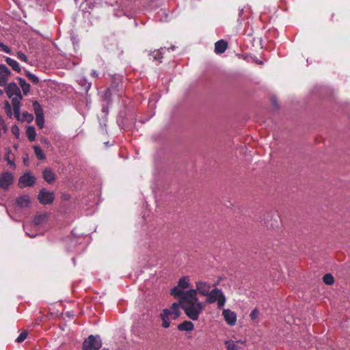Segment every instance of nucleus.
<instances>
[{
	"label": "nucleus",
	"instance_id": "nucleus-1",
	"mask_svg": "<svg viewBox=\"0 0 350 350\" xmlns=\"http://www.w3.org/2000/svg\"><path fill=\"white\" fill-rule=\"evenodd\" d=\"M180 308L189 319L197 321L204 308V305L198 301L196 291H195L193 294L191 295V297L184 299V301L180 304Z\"/></svg>",
	"mask_w": 350,
	"mask_h": 350
},
{
	"label": "nucleus",
	"instance_id": "nucleus-2",
	"mask_svg": "<svg viewBox=\"0 0 350 350\" xmlns=\"http://www.w3.org/2000/svg\"><path fill=\"white\" fill-rule=\"evenodd\" d=\"M5 93L9 98H12L14 118L18 120H20L21 113L19 100L22 99V95L19 88L16 83H10L8 84L5 88Z\"/></svg>",
	"mask_w": 350,
	"mask_h": 350
},
{
	"label": "nucleus",
	"instance_id": "nucleus-3",
	"mask_svg": "<svg viewBox=\"0 0 350 350\" xmlns=\"http://www.w3.org/2000/svg\"><path fill=\"white\" fill-rule=\"evenodd\" d=\"M180 304L178 303H173L170 308H165L162 310L159 317L162 321L161 326L163 328H168L170 326V321L176 319L180 314Z\"/></svg>",
	"mask_w": 350,
	"mask_h": 350
},
{
	"label": "nucleus",
	"instance_id": "nucleus-4",
	"mask_svg": "<svg viewBox=\"0 0 350 350\" xmlns=\"http://www.w3.org/2000/svg\"><path fill=\"white\" fill-rule=\"evenodd\" d=\"M206 302L208 304H213L217 301V308L219 309L222 308L226 301V298L221 291V290L215 288L213 290H210L208 293V295L206 296Z\"/></svg>",
	"mask_w": 350,
	"mask_h": 350
},
{
	"label": "nucleus",
	"instance_id": "nucleus-5",
	"mask_svg": "<svg viewBox=\"0 0 350 350\" xmlns=\"http://www.w3.org/2000/svg\"><path fill=\"white\" fill-rule=\"evenodd\" d=\"M102 346L99 336L90 335L83 343L82 350H98Z\"/></svg>",
	"mask_w": 350,
	"mask_h": 350
},
{
	"label": "nucleus",
	"instance_id": "nucleus-6",
	"mask_svg": "<svg viewBox=\"0 0 350 350\" xmlns=\"http://www.w3.org/2000/svg\"><path fill=\"white\" fill-rule=\"evenodd\" d=\"M21 208L22 204L21 202V198H18L16 203L13 204V206H9V207L7 208V212L13 220L20 221L21 220Z\"/></svg>",
	"mask_w": 350,
	"mask_h": 350
},
{
	"label": "nucleus",
	"instance_id": "nucleus-7",
	"mask_svg": "<svg viewBox=\"0 0 350 350\" xmlns=\"http://www.w3.org/2000/svg\"><path fill=\"white\" fill-rule=\"evenodd\" d=\"M194 292V289H189L185 291L177 285L172 288L170 294L175 297H178L179 299L178 301L181 304L184 301V299L191 297V295L193 294Z\"/></svg>",
	"mask_w": 350,
	"mask_h": 350
},
{
	"label": "nucleus",
	"instance_id": "nucleus-8",
	"mask_svg": "<svg viewBox=\"0 0 350 350\" xmlns=\"http://www.w3.org/2000/svg\"><path fill=\"white\" fill-rule=\"evenodd\" d=\"M38 200L42 205L51 204L55 200V194L53 191H49L42 188L38 195Z\"/></svg>",
	"mask_w": 350,
	"mask_h": 350
},
{
	"label": "nucleus",
	"instance_id": "nucleus-9",
	"mask_svg": "<svg viewBox=\"0 0 350 350\" xmlns=\"http://www.w3.org/2000/svg\"><path fill=\"white\" fill-rule=\"evenodd\" d=\"M33 111H34L35 115L36 116V124L40 128H42L44 126V124L43 110H42L40 105L36 100L33 102Z\"/></svg>",
	"mask_w": 350,
	"mask_h": 350
},
{
	"label": "nucleus",
	"instance_id": "nucleus-10",
	"mask_svg": "<svg viewBox=\"0 0 350 350\" xmlns=\"http://www.w3.org/2000/svg\"><path fill=\"white\" fill-rule=\"evenodd\" d=\"M196 288L194 291H196V295L198 293L202 296H206L211 290V284L204 281L196 282Z\"/></svg>",
	"mask_w": 350,
	"mask_h": 350
},
{
	"label": "nucleus",
	"instance_id": "nucleus-11",
	"mask_svg": "<svg viewBox=\"0 0 350 350\" xmlns=\"http://www.w3.org/2000/svg\"><path fill=\"white\" fill-rule=\"evenodd\" d=\"M222 315L229 325H234L237 322V314L230 310V309H224L222 311Z\"/></svg>",
	"mask_w": 350,
	"mask_h": 350
},
{
	"label": "nucleus",
	"instance_id": "nucleus-12",
	"mask_svg": "<svg viewBox=\"0 0 350 350\" xmlns=\"http://www.w3.org/2000/svg\"><path fill=\"white\" fill-rule=\"evenodd\" d=\"M12 174L10 172H5L2 174L0 177V187L4 189H6L12 183Z\"/></svg>",
	"mask_w": 350,
	"mask_h": 350
},
{
	"label": "nucleus",
	"instance_id": "nucleus-13",
	"mask_svg": "<svg viewBox=\"0 0 350 350\" xmlns=\"http://www.w3.org/2000/svg\"><path fill=\"white\" fill-rule=\"evenodd\" d=\"M10 75L8 68L3 64H0V86H4Z\"/></svg>",
	"mask_w": 350,
	"mask_h": 350
},
{
	"label": "nucleus",
	"instance_id": "nucleus-14",
	"mask_svg": "<svg viewBox=\"0 0 350 350\" xmlns=\"http://www.w3.org/2000/svg\"><path fill=\"white\" fill-rule=\"evenodd\" d=\"M122 86V83L119 82H116L115 81H112L111 84L110 85L109 88H108L107 90L105 92V96L106 98H108L109 96H111L112 94H117L120 92L119 87Z\"/></svg>",
	"mask_w": 350,
	"mask_h": 350
},
{
	"label": "nucleus",
	"instance_id": "nucleus-15",
	"mask_svg": "<svg viewBox=\"0 0 350 350\" xmlns=\"http://www.w3.org/2000/svg\"><path fill=\"white\" fill-rule=\"evenodd\" d=\"M49 218V214L46 213H37L33 219V224L34 226H39L44 224L47 221Z\"/></svg>",
	"mask_w": 350,
	"mask_h": 350
},
{
	"label": "nucleus",
	"instance_id": "nucleus-16",
	"mask_svg": "<svg viewBox=\"0 0 350 350\" xmlns=\"http://www.w3.org/2000/svg\"><path fill=\"white\" fill-rule=\"evenodd\" d=\"M36 180V177L31 173H23V187L32 186L35 183Z\"/></svg>",
	"mask_w": 350,
	"mask_h": 350
},
{
	"label": "nucleus",
	"instance_id": "nucleus-17",
	"mask_svg": "<svg viewBox=\"0 0 350 350\" xmlns=\"http://www.w3.org/2000/svg\"><path fill=\"white\" fill-rule=\"evenodd\" d=\"M228 46L227 42L224 40H220L215 44V52L217 54H221L225 52Z\"/></svg>",
	"mask_w": 350,
	"mask_h": 350
},
{
	"label": "nucleus",
	"instance_id": "nucleus-18",
	"mask_svg": "<svg viewBox=\"0 0 350 350\" xmlns=\"http://www.w3.org/2000/svg\"><path fill=\"white\" fill-rule=\"evenodd\" d=\"M43 178L48 183H52L55 180V175L51 169L46 168L43 171Z\"/></svg>",
	"mask_w": 350,
	"mask_h": 350
},
{
	"label": "nucleus",
	"instance_id": "nucleus-19",
	"mask_svg": "<svg viewBox=\"0 0 350 350\" xmlns=\"http://www.w3.org/2000/svg\"><path fill=\"white\" fill-rule=\"evenodd\" d=\"M194 329V325L189 321H184L178 325V329L180 331L191 332Z\"/></svg>",
	"mask_w": 350,
	"mask_h": 350
},
{
	"label": "nucleus",
	"instance_id": "nucleus-20",
	"mask_svg": "<svg viewBox=\"0 0 350 350\" xmlns=\"http://www.w3.org/2000/svg\"><path fill=\"white\" fill-rule=\"evenodd\" d=\"M26 135L30 142L35 141L36 137L35 128L32 126H27L26 129Z\"/></svg>",
	"mask_w": 350,
	"mask_h": 350
},
{
	"label": "nucleus",
	"instance_id": "nucleus-21",
	"mask_svg": "<svg viewBox=\"0 0 350 350\" xmlns=\"http://www.w3.org/2000/svg\"><path fill=\"white\" fill-rule=\"evenodd\" d=\"M178 286L183 290L188 288L190 286L189 278L188 276H184L179 279Z\"/></svg>",
	"mask_w": 350,
	"mask_h": 350
},
{
	"label": "nucleus",
	"instance_id": "nucleus-22",
	"mask_svg": "<svg viewBox=\"0 0 350 350\" xmlns=\"http://www.w3.org/2000/svg\"><path fill=\"white\" fill-rule=\"evenodd\" d=\"M6 62L8 63V64L9 66H10L12 68V69L14 70L17 71V72L20 71L21 68H20L19 64L16 60L10 58V57H7Z\"/></svg>",
	"mask_w": 350,
	"mask_h": 350
},
{
	"label": "nucleus",
	"instance_id": "nucleus-23",
	"mask_svg": "<svg viewBox=\"0 0 350 350\" xmlns=\"http://www.w3.org/2000/svg\"><path fill=\"white\" fill-rule=\"evenodd\" d=\"M33 150H34V153H35L36 157L38 159L42 160L44 159H45V154L39 146H34Z\"/></svg>",
	"mask_w": 350,
	"mask_h": 350
},
{
	"label": "nucleus",
	"instance_id": "nucleus-24",
	"mask_svg": "<svg viewBox=\"0 0 350 350\" xmlns=\"http://www.w3.org/2000/svg\"><path fill=\"white\" fill-rule=\"evenodd\" d=\"M26 77L28 78V80L31 82L33 84H38L39 82V79L36 75L31 74L30 72L27 70H25L24 72Z\"/></svg>",
	"mask_w": 350,
	"mask_h": 350
},
{
	"label": "nucleus",
	"instance_id": "nucleus-25",
	"mask_svg": "<svg viewBox=\"0 0 350 350\" xmlns=\"http://www.w3.org/2000/svg\"><path fill=\"white\" fill-rule=\"evenodd\" d=\"M323 281L325 284L331 285L334 282V279L332 274L327 273L323 276Z\"/></svg>",
	"mask_w": 350,
	"mask_h": 350
},
{
	"label": "nucleus",
	"instance_id": "nucleus-26",
	"mask_svg": "<svg viewBox=\"0 0 350 350\" xmlns=\"http://www.w3.org/2000/svg\"><path fill=\"white\" fill-rule=\"evenodd\" d=\"M228 350H237L238 346L232 340H226L225 342Z\"/></svg>",
	"mask_w": 350,
	"mask_h": 350
},
{
	"label": "nucleus",
	"instance_id": "nucleus-27",
	"mask_svg": "<svg viewBox=\"0 0 350 350\" xmlns=\"http://www.w3.org/2000/svg\"><path fill=\"white\" fill-rule=\"evenodd\" d=\"M5 159L6 161H8V163L10 165V166H14V156L13 154L10 152V150H8L7 152V154H6V156H5Z\"/></svg>",
	"mask_w": 350,
	"mask_h": 350
},
{
	"label": "nucleus",
	"instance_id": "nucleus-28",
	"mask_svg": "<svg viewBox=\"0 0 350 350\" xmlns=\"http://www.w3.org/2000/svg\"><path fill=\"white\" fill-rule=\"evenodd\" d=\"M150 55L152 56L154 60H158L159 62H161V59H163V55L160 51L153 52L152 54L150 53Z\"/></svg>",
	"mask_w": 350,
	"mask_h": 350
},
{
	"label": "nucleus",
	"instance_id": "nucleus-29",
	"mask_svg": "<svg viewBox=\"0 0 350 350\" xmlns=\"http://www.w3.org/2000/svg\"><path fill=\"white\" fill-rule=\"evenodd\" d=\"M31 86L23 80V96H27L30 93Z\"/></svg>",
	"mask_w": 350,
	"mask_h": 350
},
{
	"label": "nucleus",
	"instance_id": "nucleus-30",
	"mask_svg": "<svg viewBox=\"0 0 350 350\" xmlns=\"http://www.w3.org/2000/svg\"><path fill=\"white\" fill-rule=\"evenodd\" d=\"M33 116L32 114L29 113L27 111H23V121H27V122H30L33 120Z\"/></svg>",
	"mask_w": 350,
	"mask_h": 350
},
{
	"label": "nucleus",
	"instance_id": "nucleus-31",
	"mask_svg": "<svg viewBox=\"0 0 350 350\" xmlns=\"http://www.w3.org/2000/svg\"><path fill=\"white\" fill-rule=\"evenodd\" d=\"M259 316V312L257 309H254L252 311L250 314V318L252 320H256Z\"/></svg>",
	"mask_w": 350,
	"mask_h": 350
},
{
	"label": "nucleus",
	"instance_id": "nucleus-32",
	"mask_svg": "<svg viewBox=\"0 0 350 350\" xmlns=\"http://www.w3.org/2000/svg\"><path fill=\"white\" fill-rule=\"evenodd\" d=\"M12 133L17 137L18 138L19 137V135H20V132H19V128L16 126V125H14L12 127Z\"/></svg>",
	"mask_w": 350,
	"mask_h": 350
},
{
	"label": "nucleus",
	"instance_id": "nucleus-33",
	"mask_svg": "<svg viewBox=\"0 0 350 350\" xmlns=\"http://www.w3.org/2000/svg\"><path fill=\"white\" fill-rule=\"evenodd\" d=\"M0 49H1V51H3L6 53H9L10 51L9 47L3 43H0Z\"/></svg>",
	"mask_w": 350,
	"mask_h": 350
},
{
	"label": "nucleus",
	"instance_id": "nucleus-34",
	"mask_svg": "<svg viewBox=\"0 0 350 350\" xmlns=\"http://www.w3.org/2000/svg\"><path fill=\"white\" fill-rule=\"evenodd\" d=\"M30 202V198L28 196H24L23 195V206H27L28 204Z\"/></svg>",
	"mask_w": 350,
	"mask_h": 350
},
{
	"label": "nucleus",
	"instance_id": "nucleus-35",
	"mask_svg": "<svg viewBox=\"0 0 350 350\" xmlns=\"http://www.w3.org/2000/svg\"><path fill=\"white\" fill-rule=\"evenodd\" d=\"M16 342H22V333L19 334L18 336L16 338Z\"/></svg>",
	"mask_w": 350,
	"mask_h": 350
},
{
	"label": "nucleus",
	"instance_id": "nucleus-36",
	"mask_svg": "<svg viewBox=\"0 0 350 350\" xmlns=\"http://www.w3.org/2000/svg\"><path fill=\"white\" fill-rule=\"evenodd\" d=\"M28 336V332L27 330H23V341L27 338Z\"/></svg>",
	"mask_w": 350,
	"mask_h": 350
},
{
	"label": "nucleus",
	"instance_id": "nucleus-37",
	"mask_svg": "<svg viewBox=\"0 0 350 350\" xmlns=\"http://www.w3.org/2000/svg\"><path fill=\"white\" fill-rule=\"evenodd\" d=\"M92 75L94 77H97L98 75V72L96 70H93L92 72Z\"/></svg>",
	"mask_w": 350,
	"mask_h": 350
},
{
	"label": "nucleus",
	"instance_id": "nucleus-38",
	"mask_svg": "<svg viewBox=\"0 0 350 350\" xmlns=\"http://www.w3.org/2000/svg\"><path fill=\"white\" fill-rule=\"evenodd\" d=\"M22 184V176L18 178V185Z\"/></svg>",
	"mask_w": 350,
	"mask_h": 350
},
{
	"label": "nucleus",
	"instance_id": "nucleus-39",
	"mask_svg": "<svg viewBox=\"0 0 350 350\" xmlns=\"http://www.w3.org/2000/svg\"><path fill=\"white\" fill-rule=\"evenodd\" d=\"M23 62H26L27 61V57L24 54H23Z\"/></svg>",
	"mask_w": 350,
	"mask_h": 350
},
{
	"label": "nucleus",
	"instance_id": "nucleus-40",
	"mask_svg": "<svg viewBox=\"0 0 350 350\" xmlns=\"http://www.w3.org/2000/svg\"><path fill=\"white\" fill-rule=\"evenodd\" d=\"M26 234H27V235H28L29 237H35V235H33V234H29L28 232H26Z\"/></svg>",
	"mask_w": 350,
	"mask_h": 350
},
{
	"label": "nucleus",
	"instance_id": "nucleus-41",
	"mask_svg": "<svg viewBox=\"0 0 350 350\" xmlns=\"http://www.w3.org/2000/svg\"><path fill=\"white\" fill-rule=\"evenodd\" d=\"M19 83H20V85L22 86V79L21 78H19Z\"/></svg>",
	"mask_w": 350,
	"mask_h": 350
},
{
	"label": "nucleus",
	"instance_id": "nucleus-42",
	"mask_svg": "<svg viewBox=\"0 0 350 350\" xmlns=\"http://www.w3.org/2000/svg\"><path fill=\"white\" fill-rule=\"evenodd\" d=\"M272 101H273V105H277V104H276V101H275V99H273V100H272Z\"/></svg>",
	"mask_w": 350,
	"mask_h": 350
},
{
	"label": "nucleus",
	"instance_id": "nucleus-43",
	"mask_svg": "<svg viewBox=\"0 0 350 350\" xmlns=\"http://www.w3.org/2000/svg\"><path fill=\"white\" fill-rule=\"evenodd\" d=\"M18 57H20L22 56V53L21 52H18Z\"/></svg>",
	"mask_w": 350,
	"mask_h": 350
},
{
	"label": "nucleus",
	"instance_id": "nucleus-44",
	"mask_svg": "<svg viewBox=\"0 0 350 350\" xmlns=\"http://www.w3.org/2000/svg\"><path fill=\"white\" fill-rule=\"evenodd\" d=\"M3 94V91L0 89V95H2Z\"/></svg>",
	"mask_w": 350,
	"mask_h": 350
},
{
	"label": "nucleus",
	"instance_id": "nucleus-45",
	"mask_svg": "<svg viewBox=\"0 0 350 350\" xmlns=\"http://www.w3.org/2000/svg\"><path fill=\"white\" fill-rule=\"evenodd\" d=\"M23 164L25 165V158H23Z\"/></svg>",
	"mask_w": 350,
	"mask_h": 350
}]
</instances>
